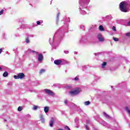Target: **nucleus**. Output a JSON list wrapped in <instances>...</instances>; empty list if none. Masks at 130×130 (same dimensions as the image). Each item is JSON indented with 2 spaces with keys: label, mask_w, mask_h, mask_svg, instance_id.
Masks as SVG:
<instances>
[{
  "label": "nucleus",
  "mask_w": 130,
  "mask_h": 130,
  "mask_svg": "<svg viewBox=\"0 0 130 130\" xmlns=\"http://www.w3.org/2000/svg\"><path fill=\"white\" fill-rule=\"evenodd\" d=\"M64 53H65L66 54H68V53H69V51H64Z\"/></svg>",
  "instance_id": "40"
},
{
  "label": "nucleus",
  "mask_w": 130,
  "mask_h": 130,
  "mask_svg": "<svg viewBox=\"0 0 130 130\" xmlns=\"http://www.w3.org/2000/svg\"><path fill=\"white\" fill-rule=\"evenodd\" d=\"M36 55H38L37 57V59L39 62H42V61H43L44 57L42 54H39V52H38V54H36Z\"/></svg>",
  "instance_id": "8"
},
{
  "label": "nucleus",
  "mask_w": 130,
  "mask_h": 130,
  "mask_svg": "<svg viewBox=\"0 0 130 130\" xmlns=\"http://www.w3.org/2000/svg\"><path fill=\"white\" fill-rule=\"evenodd\" d=\"M121 12L123 13H127V9L130 8V2L129 0L122 2L119 5Z\"/></svg>",
  "instance_id": "3"
},
{
  "label": "nucleus",
  "mask_w": 130,
  "mask_h": 130,
  "mask_svg": "<svg viewBox=\"0 0 130 130\" xmlns=\"http://www.w3.org/2000/svg\"><path fill=\"white\" fill-rule=\"evenodd\" d=\"M88 122H89V121L87 120V121H86L87 123H88Z\"/></svg>",
  "instance_id": "48"
},
{
  "label": "nucleus",
  "mask_w": 130,
  "mask_h": 130,
  "mask_svg": "<svg viewBox=\"0 0 130 130\" xmlns=\"http://www.w3.org/2000/svg\"><path fill=\"white\" fill-rule=\"evenodd\" d=\"M3 52V48L0 49V54Z\"/></svg>",
  "instance_id": "42"
},
{
  "label": "nucleus",
  "mask_w": 130,
  "mask_h": 130,
  "mask_svg": "<svg viewBox=\"0 0 130 130\" xmlns=\"http://www.w3.org/2000/svg\"><path fill=\"white\" fill-rule=\"evenodd\" d=\"M41 120H42V123H44V119H43V116L41 115Z\"/></svg>",
  "instance_id": "26"
},
{
  "label": "nucleus",
  "mask_w": 130,
  "mask_h": 130,
  "mask_svg": "<svg viewBox=\"0 0 130 130\" xmlns=\"http://www.w3.org/2000/svg\"><path fill=\"white\" fill-rule=\"evenodd\" d=\"M62 62V61L61 60L57 59L54 61V63H55V64H56L57 66H59V64H61Z\"/></svg>",
  "instance_id": "11"
},
{
  "label": "nucleus",
  "mask_w": 130,
  "mask_h": 130,
  "mask_svg": "<svg viewBox=\"0 0 130 130\" xmlns=\"http://www.w3.org/2000/svg\"><path fill=\"white\" fill-rule=\"evenodd\" d=\"M114 130H116V129H114Z\"/></svg>",
  "instance_id": "53"
},
{
  "label": "nucleus",
  "mask_w": 130,
  "mask_h": 130,
  "mask_svg": "<svg viewBox=\"0 0 130 130\" xmlns=\"http://www.w3.org/2000/svg\"><path fill=\"white\" fill-rule=\"evenodd\" d=\"M80 92H81V89L77 88L74 90L69 91V94L71 96H75V95H78Z\"/></svg>",
  "instance_id": "4"
},
{
  "label": "nucleus",
  "mask_w": 130,
  "mask_h": 130,
  "mask_svg": "<svg viewBox=\"0 0 130 130\" xmlns=\"http://www.w3.org/2000/svg\"><path fill=\"white\" fill-rule=\"evenodd\" d=\"M9 76V73L8 72H5L3 74V77H6Z\"/></svg>",
  "instance_id": "17"
},
{
  "label": "nucleus",
  "mask_w": 130,
  "mask_h": 130,
  "mask_svg": "<svg viewBox=\"0 0 130 130\" xmlns=\"http://www.w3.org/2000/svg\"><path fill=\"white\" fill-rule=\"evenodd\" d=\"M18 111H22V110L23 109V107H21V106H19L18 108Z\"/></svg>",
  "instance_id": "25"
},
{
  "label": "nucleus",
  "mask_w": 130,
  "mask_h": 130,
  "mask_svg": "<svg viewBox=\"0 0 130 130\" xmlns=\"http://www.w3.org/2000/svg\"><path fill=\"white\" fill-rule=\"evenodd\" d=\"M64 24L65 25H64V26H62L61 28L59 29L57 32H55L52 40L50 39L49 40V42L50 45L53 47V48H56L55 46H57L58 45V42L56 41V39H55L57 35L61 34H63V33H66V30H68V28H69V22H66Z\"/></svg>",
  "instance_id": "1"
},
{
  "label": "nucleus",
  "mask_w": 130,
  "mask_h": 130,
  "mask_svg": "<svg viewBox=\"0 0 130 130\" xmlns=\"http://www.w3.org/2000/svg\"><path fill=\"white\" fill-rule=\"evenodd\" d=\"M85 128L86 130H89V127H88V125H85Z\"/></svg>",
  "instance_id": "39"
},
{
  "label": "nucleus",
  "mask_w": 130,
  "mask_h": 130,
  "mask_svg": "<svg viewBox=\"0 0 130 130\" xmlns=\"http://www.w3.org/2000/svg\"><path fill=\"white\" fill-rule=\"evenodd\" d=\"M25 42L26 43L28 44V43H30V39H29V38L27 37L25 39Z\"/></svg>",
  "instance_id": "21"
},
{
  "label": "nucleus",
  "mask_w": 130,
  "mask_h": 130,
  "mask_svg": "<svg viewBox=\"0 0 130 130\" xmlns=\"http://www.w3.org/2000/svg\"><path fill=\"white\" fill-rule=\"evenodd\" d=\"M2 70H3V71H6V70H7V68L6 67L4 66L0 67V71H2Z\"/></svg>",
  "instance_id": "19"
},
{
  "label": "nucleus",
  "mask_w": 130,
  "mask_h": 130,
  "mask_svg": "<svg viewBox=\"0 0 130 130\" xmlns=\"http://www.w3.org/2000/svg\"><path fill=\"white\" fill-rule=\"evenodd\" d=\"M24 77H25V74H24V73H20L17 74V75L14 76V78L15 79H22Z\"/></svg>",
  "instance_id": "7"
},
{
  "label": "nucleus",
  "mask_w": 130,
  "mask_h": 130,
  "mask_svg": "<svg viewBox=\"0 0 130 130\" xmlns=\"http://www.w3.org/2000/svg\"><path fill=\"white\" fill-rule=\"evenodd\" d=\"M24 27V25H21V28H23Z\"/></svg>",
  "instance_id": "46"
},
{
  "label": "nucleus",
  "mask_w": 130,
  "mask_h": 130,
  "mask_svg": "<svg viewBox=\"0 0 130 130\" xmlns=\"http://www.w3.org/2000/svg\"><path fill=\"white\" fill-rule=\"evenodd\" d=\"M30 53H34L35 54H38V52L32 50L31 49H28L25 52V56H28Z\"/></svg>",
  "instance_id": "6"
},
{
  "label": "nucleus",
  "mask_w": 130,
  "mask_h": 130,
  "mask_svg": "<svg viewBox=\"0 0 130 130\" xmlns=\"http://www.w3.org/2000/svg\"><path fill=\"white\" fill-rule=\"evenodd\" d=\"M100 123L101 124H103V125H104V126H107V127H108V124L104 121H102V122H100Z\"/></svg>",
  "instance_id": "13"
},
{
  "label": "nucleus",
  "mask_w": 130,
  "mask_h": 130,
  "mask_svg": "<svg viewBox=\"0 0 130 130\" xmlns=\"http://www.w3.org/2000/svg\"><path fill=\"white\" fill-rule=\"evenodd\" d=\"M37 25H40V24H41V21H37Z\"/></svg>",
  "instance_id": "34"
},
{
  "label": "nucleus",
  "mask_w": 130,
  "mask_h": 130,
  "mask_svg": "<svg viewBox=\"0 0 130 130\" xmlns=\"http://www.w3.org/2000/svg\"><path fill=\"white\" fill-rule=\"evenodd\" d=\"M107 64L106 62H104L102 64V68H105V66Z\"/></svg>",
  "instance_id": "22"
},
{
  "label": "nucleus",
  "mask_w": 130,
  "mask_h": 130,
  "mask_svg": "<svg viewBox=\"0 0 130 130\" xmlns=\"http://www.w3.org/2000/svg\"><path fill=\"white\" fill-rule=\"evenodd\" d=\"M21 21H23V20L21 19H19V22H21Z\"/></svg>",
  "instance_id": "45"
},
{
  "label": "nucleus",
  "mask_w": 130,
  "mask_h": 130,
  "mask_svg": "<svg viewBox=\"0 0 130 130\" xmlns=\"http://www.w3.org/2000/svg\"><path fill=\"white\" fill-rule=\"evenodd\" d=\"M86 70V67L85 66H82V70L84 71Z\"/></svg>",
  "instance_id": "37"
},
{
  "label": "nucleus",
  "mask_w": 130,
  "mask_h": 130,
  "mask_svg": "<svg viewBox=\"0 0 130 130\" xmlns=\"http://www.w3.org/2000/svg\"><path fill=\"white\" fill-rule=\"evenodd\" d=\"M45 69H41L40 71V74H43V73H45Z\"/></svg>",
  "instance_id": "23"
},
{
  "label": "nucleus",
  "mask_w": 130,
  "mask_h": 130,
  "mask_svg": "<svg viewBox=\"0 0 130 130\" xmlns=\"http://www.w3.org/2000/svg\"><path fill=\"white\" fill-rule=\"evenodd\" d=\"M77 110H78V112H80V113L83 112V110H82V109L78 108V109H77Z\"/></svg>",
  "instance_id": "29"
},
{
  "label": "nucleus",
  "mask_w": 130,
  "mask_h": 130,
  "mask_svg": "<svg viewBox=\"0 0 130 130\" xmlns=\"http://www.w3.org/2000/svg\"><path fill=\"white\" fill-rule=\"evenodd\" d=\"M72 105H75V104L74 103H72Z\"/></svg>",
  "instance_id": "49"
},
{
  "label": "nucleus",
  "mask_w": 130,
  "mask_h": 130,
  "mask_svg": "<svg viewBox=\"0 0 130 130\" xmlns=\"http://www.w3.org/2000/svg\"><path fill=\"white\" fill-rule=\"evenodd\" d=\"M5 121H7V119H4Z\"/></svg>",
  "instance_id": "51"
},
{
  "label": "nucleus",
  "mask_w": 130,
  "mask_h": 130,
  "mask_svg": "<svg viewBox=\"0 0 130 130\" xmlns=\"http://www.w3.org/2000/svg\"><path fill=\"white\" fill-rule=\"evenodd\" d=\"M42 92H43L46 94H48V95H49L50 96H54V92L49 89H45L42 90Z\"/></svg>",
  "instance_id": "5"
},
{
  "label": "nucleus",
  "mask_w": 130,
  "mask_h": 130,
  "mask_svg": "<svg viewBox=\"0 0 130 130\" xmlns=\"http://www.w3.org/2000/svg\"><path fill=\"white\" fill-rule=\"evenodd\" d=\"M77 53H77V52H74V54H77Z\"/></svg>",
  "instance_id": "44"
},
{
  "label": "nucleus",
  "mask_w": 130,
  "mask_h": 130,
  "mask_svg": "<svg viewBox=\"0 0 130 130\" xmlns=\"http://www.w3.org/2000/svg\"><path fill=\"white\" fill-rule=\"evenodd\" d=\"M58 17H59V13H58L57 14V18H56V21L58 22Z\"/></svg>",
  "instance_id": "30"
},
{
  "label": "nucleus",
  "mask_w": 130,
  "mask_h": 130,
  "mask_svg": "<svg viewBox=\"0 0 130 130\" xmlns=\"http://www.w3.org/2000/svg\"><path fill=\"white\" fill-rule=\"evenodd\" d=\"M62 23H63V20H61Z\"/></svg>",
  "instance_id": "50"
},
{
  "label": "nucleus",
  "mask_w": 130,
  "mask_h": 130,
  "mask_svg": "<svg viewBox=\"0 0 130 130\" xmlns=\"http://www.w3.org/2000/svg\"><path fill=\"white\" fill-rule=\"evenodd\" d=\"M67 89H72V86L71 85H68L67 87H66Z\"/></svg>",
  "instance_id": "31"
},
{
  "label": "nucleus",
  "mask_w": 130,
  "mask_h": 130,
  "mask_svg": "<svg viewBox=\"0 0 130 130\" xmlns=\"http://www.w3.org/2000/svg\"><path fill=\"white\" fill-rule=\"evenodd\" d=\"M78 80H79V77H76L75 78V81H78Z\"/></svg>",
  "instance_id": "38"
},
{
  "label": "nucleus",
  "mask_w": 130,
  "mask_h": 130,
  "mask_svg": "<svg viewBox=\"0 0 130 130\" xmlns=\"http://www.w3.org/2000/svg\"><path fill=\"white\" fill-rule=\"evenodd\" d=\"M64 128H65V129H67V130H71V129H70V127H69V126L65 125L64 126Z\"/></svg>",
  "instance_id": "27"
},
{
  "label": "nucleus",
  "mask_w": 130,
  "mask_h": 130,
  "mask_svg": "<svg viewBox=\"0 0 130 130\" xmlns=\"http://www.w3.org/2000/svg\"><path fill=\"white\" fill-rule=\"evenodd\" d=\"M100 54V53H95V55H99Z\"/></svg>",
  "instance_id": "43"
},
{
  "label": "nucleus",
  "mask_w": 130,
  "mask_h": 130,
  "mask_svg": "<svg viewBox=\"0 0 130 130\" xmlns=\"http://www.w3.org/2000/svg\"><path fill=\"white\" fill-rule=\"evenodd\" d=\"M99 29L100 31H104V27H103V26L100 25L99 27Z\"/></svg>",
  "instance_id": "16"
},
{
  "label": "nucleus",
  "mask_w": 130,
  "mask_h": 130,
  "mask_svg": "<svg viewBox=\"0 0 130 130\" xmlns=\"http://www.w3.org/2000/svg\"><path fill=\"white\" fill-rule=\"evenodd\" d=\"M44 110L45 112V113H47V112H48V111H49V107H45Z\"/></svg>",
  "instance_id": "15"
},
{
  "label": "nucleus",
  "mask_w": 130,
  "mask_h": 130,
  "mask_svg": "<svg viewBox=\"0 0 130 130\" xmlns=\"http://www.w3.org/2000/svg\"><path fill=\"white\" fill-rule=\"evenodd\" d=\"M80 42L81 44H85V43H87V42H88V37L83 36L80 40Z\"/></svg>",
  "instance_id": "9"
},
{
  "label": "nucleus",
  "mask_w": 130,
  "mask_h": 130,
  "mask_svg": "<svg viewBox=\"0 0 130 130\" xmlns=\"http://www.w3.org/2000/svg\"><path fill=\"white\" fill-rule=\"evenodd\" d=\"M90 104H91V103L89 101L84 102V105L85 106L90 105Z\"/></svg>",
  "instance_id": "20"
},
{
  "label": "nucleus",
  "mask_w": 130,
  "mask_h": 130,
  "mask_svg": "<svg viewBox=\"0 0 130 130\" xmlns=\"http://www.w3.org/2000/svg\"><path fill=\"white\" fill-rule=\"evenodd\" d=\"M126 36H127L128 37H130V32H127L125 34Z\"/></svg>",
  "instance_id": "33"
},
{
  "label": "nucleus",
  "mask_w": 130,
  "mask_h": 130,
  "mask_svg": "<svg viewBox=\"0 0 130 130\" xmlns=\"http://www.w3.org/2000/svg\"><path fill=\"white\" fill-rule=\"evenodd\" d=\"M64 104H66V105H68V100H66L64 101Z\"/></svg>",
  "instance_id": "36"
},
{
  "label": "nucleus",
  "mask_w": 130,
  "mask_h": 130,
  "mask_svg": "<svg viewBox=\"0 0 130 130\" xmlns=\"http://www.w3.org/2000/svg\"><path fill=\"white\" fill-rule=\"evenodd\" d=\"M113 40L114 41H118V40H119L118 38H115V37H113Z\"/></svg>",
  "instance_id": "28"
},
{
  "label": "nucleus",
  "mask_w": 130,
  "mask_h": 130,
  "mask_svg": "<svg viewBox=\"0 0 130 130\" xmlns=\"http://www.w3.org/2000/svg\"><path fill=\"white\" fill-rule=\"evenodd\" d=\"M128 26H130V20L127 23Z\"/></svg>",
  "instance_id": "41"
},
{
  "label": "nucleus",
  "mask_w": 130,
  "mask_h": 130,
  "mask_svg": "<svg viewBox=\"0 0 130 130\" xmlns=\"http://www.w3.org/2000/svg\"><path fill=\"white\" fill-rule=\"evenodd\" d=\"M104 115L106 117V118H108V119H110V118H111V117H110V116H109L105 112H104Z\"/></svg>",
  "instance_id": "14"
},
{
  "label": "nucleus",
  "mask_w": 130,
  "mask_h": 130,
  "mask_svg": "<svg viewBox=\"0 0 130 130\" xmlns=\"http://www.w3.org/2000/svg\"><path fill=\"white\" fill-rule=\"evenodd\" d=\"M90 0H79V11L81 15H87V8Z\"/></svg>",
  "instance_id": "2"
},
{
  "label": "nucleus",
  "mask_w": 130,
  "mask_h": 130,
  "mask_svg": "<svg viewBox=\"0 0 130 130\" xmlns=\"http://www.w3.org/2000/svg\"><path fill=\"white\" fill-rule=\"evenodd\" d=\"M58 130H63V129L59 128Z\"/></svg>",
  "instance_id": "47"
},
{
  "label": "nucleus",
  "mask_w": 130,
  "mask_h": 130,
  "mask_svg": "<svg viewBox=\"0 0 130 130\" xmlns=\"http://www.w3.org/2000/svg\"><path fill=\"white\" fill-rule=\"evenodd\" d=\"M53 123H54V119L53 118H51V120L50 121V126H51V127H52V126H53Z\"/></svg>",
  "instance_id": "12"
},
{
  "label": "nucleus",
  "mask_w": 130,
  "mask_h": 130,
  "mask_svg": "<svg viewBox=\"0 0 130 130\" xmlns=\"http://www.w3.org/2000/svg\"><path fill=\"white\" fill-rule=\"evenodd\" d=\"M94 119H96V117H94Z\"/></svg>",
  "instance_id": "52"
},
{
  "label": "nucleus",
  "mask_w": 130,
  "mask_h": 130,
  "mask_svg": "<svg viewBox=\"0 0 130 130\" xmlns=\"http://www.w3.org/2000/svg\"><path fill=\"white\" fill-rule=\"evenodd\" d=\"M97 38L99 40V41H100V42H104V38H103V37L102 36V35H101V34H99L97 36Z\"/></svg>",
  "instance_id": "10"
},
{
  "label": "nucleus",
  "mask_w": 130,
  "mask_h": 130,
  "mask_svg": "<svg viewBox=\"0 0 130 130\" xmlns=\"http://www.w3.org/2000/svg\"><path fill=\"white\" fill-rule=\"evenodd\" d=\"M112 30H113V31H116V28L115 27V26H113Z\"/></svg>",
  "instance_id": "35"
},
{
  "label": "nucleus",
  "mask_w": 130,
  "mask_h": 130,
  "mask_svg": "<svg viewBox=\"0 0 130 130\" xmlns=\"http://www.w3.org/2000/svg\"><path fill=\"white\" fill-rule=\"evenodd\" d=\"M3 14H4V9H2V10L0 11V16H1V15H3Z\"/></svg>",
  "instance_id": "32"
},
{
  "label": "nucleus",
  "mask_w": 130,
  "mask_h": 130,
  "mask_svg": "<svg viewBox=\"0 0 130 130\" xmlns=\"http://www.w3.org/2000/svg\"><path fill=\"white\" fill-rule=\"evenodd\" d=\"M80 29H82V30L85 31V26L83 25H80Z\"/></svg>",
  "instance_id": "24"
},
{
  "label": "nucleus",
  "mask_w": 130,
  "mask_h": 130,
  "mask_svg": "<svg viewBox=\"0 0 130 130\" xmlns=\"http://www.w3.org/2000/svg\"><path fill=\"white\" fill-rule=\"evenodd\" d=\"M38 108H39V107L34 105L32 107V110H37Z\"/></svg>",
  "instance_id": "18"
}]
</instances>
